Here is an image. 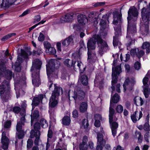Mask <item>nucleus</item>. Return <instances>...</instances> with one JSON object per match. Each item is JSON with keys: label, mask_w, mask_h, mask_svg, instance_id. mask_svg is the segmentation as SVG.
Masks as SVG:
<instances>
[{"label": "nucleus", "mask_w": 150, "mask_h": 150, "mask_svg": "<svg viewBox=\"0 0 150 150\" xmlns=\"http://www.w3.org/2000/svg\"><path fill=\"white\" fill-rule=\"evenodd\" d=\"M138 12L134 6L131 7L128 12V26L126 38L129 41L127 44V49L132 42L133 37L137 33L136 21L138 18Z\"/></svg>", "instance_id": "obj_1"}, {"label": "nucleus", "mask_w": 150, "mask_h": 150, "mask_svg": "<svg viewBox=\"0 0 150 150\" xmlns=\"http://www.w3.org/2000/svg\"><path fill=\"white\" fill-rule=\"evenodd\" d=\"M97 42L99 45L98 52L101 54H102L105 50L108 49V45L106 42L103 40L98 35H95L88 41L87 43L88 59L91 58V50L95 49L96 42Z\"/></svg>", "instance_id": "obj_2"}, {"label": "nucleus", "mask_w": 150, "mask_h": 150, "mask_svg": "<svg viewBox=\"0 0 150 150\" xmlns=\"http://www.w3.org/2000/svg\"><path fill=\"white\" fill-rule=\"evenodd\" d=\"M54 89L53 91L51 97L50 99L49 103V112L50 114V117L51 119L54 118L55 116L54 112L55 108L57 105L58 97L60 93H62V88L56 86V84H54Z\"/></svg>", "instance_id": "obj_3"}, {"label": "nucleus", "mask_w": 150, "mask_h": 150, "mask_svg": "<svg viewBox=\"0 0 150 150\" xmlns=\"http://www.w3.org/2000/svg\"><path fill=\"white\" fill-rule=\"evenodd\" d=\"M142 20L140 24V31L142 34L147 35L149 33L148 20L150 16V3L147 8L144 7L141 10Z\"/></svg>", "instance_id": "obj_4"}, {"label": "nucleus", "mask_w": 150, "mask_h": 150, "mask_svg": "<svg viewBox=\"0 0 150 150\" xmlns=\"http://www.w3.org/2000/svg\"><path fill=\"white\" fill-rule=\"evenodd\" d=\"M121 64L117 66L115 68L112 67V93L115 90L118 93L120 92V83H117V75H119L122 72Z\"/></svg>", "instance_id": "obj_5"}, {"label": "nucleus", "mask_w": 150, "mask_h": 150, "mask_svg": "<svg viewBox=\"0 0 150 150\" xmlns=\"http://www.w3.org/2000/svg\"><path fill=\"white\" fill-rule=\"evenodd\" d=\"M11 125V122L8 121L5 122L4 125V128L2 129V134L1 139V143L2 144V148L4 149H7L9 142L8 137L9 132L8 129L10 127Z\"/></svg>", "instance_id": "obj_6"}, {"label": "nucleus", "mask_w": 150, "mask_h": 150, "mask_svg": "<svg viewBox=\"0 0 150 150\" xmlns=\"http://www.w3.org/2000/svg\"><path fill=\"white\" fill-rule=\"evenodd\" d=\"M0 94L1 98L5 102L11 98L12 94L9 81H4L0 86Z\"/></svg>", "instance_id": "obj_7"}, {"label": "nucleus", "mask_w": 150, "mask_h": 150, "mask_svg": "<svg viewBox=\"0 0 150 150\" xmlns=\"http://www.w3.org/2000/svg\"><path fill=\"white\" fill-rule=\"evenodd\" d=\"M98 18L92 13L89 14L88 19L85 15L80 14L78 16V21L82 25H85L88 21L93 25H96L98 23Z\"/></svg>", "instance_id": "obj_8"}, {"label": "nucleus", "mask_w": 150, "mask_h": 150, "mask_svg": "<svg viewBox=\"0 0 150 150\" xmlns=\"http://www.w3.org/2000/svg\"><path fill=\"white\" fill-rule=\"evenodd\" d=\"M115 113L114 110L110 107L109 119L112 134L114 137L115 136L117 133V129L118 127V124L116 122H112L113 115Z\"/></svg>", "instance_id": "obj_9"}, {"label": "nucleus", "mask_w": 150, "mask_h": 150, "mask_svg": "<svg viewBox=\"0 0 150 150\" xmlns=\"http://www.w3.org/2000/svg\"><path fill=\"white\" fill-rule=\"evenodd\" d=\"M59 64V62L57 60L51 59L48 63L46 65L47 73L48 78H49V75L53 71H54L55 67V64Z\"/></svg>", "instance_id": "obj_10"}, {"label": "nucleus", "mask_w": 150, "mask_h": 150, "mask_svg": "<svg viewBox=\"0 0 150 150\" xmlns=\"http://www.w3.org/2000/svg\"><path fill=\"white\" fill-rule=\"evenodd\" d=\"M42 64V62L39 59H36L34 60L33 61L31 69L32 73L34 71L37 73H39Z\"/></svg>", "instance_id": "obj_11"}, {"label": "nucleus", "mask_w": 150, "mask_h": 150, "mask_svg": "<svg viewBox=\"0 0 150 150\" xmlns=\"http://www.w3.org/2000/svg\"><path fill=\"white\" fill-rule=\"evenodd\" d=\"M148 81V78L146 76L144 78L142 81L144 85L143 86V93L145 97L146 98H149V96L150 95V91H149V86L147 84Z\"/></svg>", "instance_id": "obj_12"}, {"label": "nucleus", "mask_w": 150, "mask_h": 150, "mask_svg": "<svg viewBox=\"0 0 150 150\" xmlns=\"http://www.w3.org/2000/svg\"><path fill=\"white\" fill-rule=\"evenodd\" d=\"M16 129L17 132L16 133V138L19 139H22L23 138L24 135V131L22 129L21 124L20 122L17 123Z\"/></svg>", "instance_id": "obj_13"}, {"label": "nucleus", "mask_w": 150, "mask_h": 150, "mask_svg": "<svg viewBox=\"0 0 150 150\" xmlns=\"http://www.w3.org/2000/svg\"><path fill=\"white\" fill-rule=\"evenodd\" d=\"M40 135V131H37L35 132L34 130L32 129L30 131V137L31 138L35 137L34 143L36 145H38L40 142L39 138Z\"/></svg>", "instance_id": "obj_14"}, {"label": "nucleus", "mask_w": 150, "mask_h": 150, "mask_svg": "<svg viewBox=\"0 0 150 150\" xmlns=\"http://www.w3.org/2000/svg\"><path fill=\"white\" fill-rule=\"evenodd\" d=\"M32 73V83L36 87H38L40 84L39 73H37L33 71Z\"/></svg>", "instance_id": "obj_15"}, {"label": "nucleus", "mask_w": 150, "mask_h": 150, "mask_svg": "<svg viewBox=\"0 0 150 150\" xmlns=\"http://www.w3.org/2000/svg\"><path fill=\"white\" fill-rule=\"evenodd\" d=\"M74 96H73L75 100L77 99H81L85 96V93L80 89L75 90L74 92Z\"/></svg>", "instance_id": "obj_16"}, {"label": "nucleus", "mask_w": 150, "mask_h": 150, "mask_svg": "<svg viewBox=\"0 0 150 150\" xmlns=\"http://www.w3.org/2000/svg\"><path fill=\"white\" fill-rule=\"evenodd\" d=\"M74 14L73 13H68L64 16L62 17L61 19L62 23L64 22H71L74 20Z\"/></svg>", "instance_id": "obj_17"}, {"label": "nucleus", "mask_w": 150, "mask_h": 150, "mask_svg": "<svg viewBox=\"0 0 150 150\" xmlns=\"http://www.w3.org/2000/svg\"><path fill=\"white\" fill-rule=\"evenodd\" d=\"M43 98V95L42 94L38 95L37 97L34 98L32 103V105H33L32 110H33L34 108H33V105L36 106L38 105L40 102L42 101Z\"/></svg>", "instance_id": "obj_18"}, {"label": "nucleus", "mask_w": 150, "mask_h": 150, "mask_svg": "<svg viewBox=\"0 0 150 150\" xmlns=\"http://www.w3.org/2000/svg\"><path fill=\"white\" fill-rule=\"evenodd\" d=\"M114 28L115 30V36H113V43L114 46L115 47L118 44V42L116 41V37L119 36V35H120L121 33V29L120 26L118 27V28L116 27H115Z\"/></svg>", "instance_id": "obj_19"}, {"label": "nucleus", "mask_w": 150, "mask_h": 150, "mask_svg": "<svg viewBox=\"0 0 150 150\" xmlns=\"http://www.w3.org/2000/svg\"><path fill=\"white\" fill-rule=\"evenodd\" d=\"M113 23L115 25H117L118 23H120L121 21L122 15L117 12L113 13Z\"/></svg>", "instance_id": "obj_20"}, {"label": "nucleus", "mask_w": 150, "mask_h": 150, "mask_svg": "<svg viewBox=\"0 0 150 150\" xmlns=\"http://www.w3.org/2000/svg\"><path fill=\"white\" fill-rule=\"evenodd\" d=\"M135 82L134 79L129 80L128 78L125 80L123 85L124 87L123 91L125 92L126 89V87H128L129 86H132Z\"/></svg>", "instance_id": "obj_21"}, {"label": "nucleus", "mask_w": 150, "mask_h": 150, "mask_svg": "<svg viewBox=\"0 0 150 150\" xmlns=\"http://www.w3.org/2000/svg\"><path fill=\"white\" fill-rule=\"evenodd\" d=\"M73 42V37L72 36H70L64 40L62 42V44L64 46L67 47L71 43H72Z\"/></svg>", "instance_id": "obj_22"}, {"label": "nucleus", "mask_w": 150, "mask_h": 150, "mask_svg": "<svg viewBox=\"0 0 150 150\" xmlns=\"http://www.w3.org/2000/svg\"><path fill=\"white\" fill-rule=\"evenodd\" d=\"M137 111H135L134 113L131 115V118L132 122L134 123H136L137 121L139 120L142 116V111H140L139 113V117H136Z\"/></svg>", "instance_id": "obj_23"}, {"label": "nucleus", "mask_w": 150, "mask_h": 150, "mask_svg": "<svg viewBox=\"0 0 150 150\" xmlns=\"http://www.w3.org/2000/svg\"><path fill=\"white\" fill-rule=\"evenodd\" d=\"M22 59L20 56L18 55L17 57V61L14 65L15 70L16 71L19 72L21 70V67H20V64L22 62Z\"/></svg>", "instance_id": "obj_24"}, {"label": "nucleus", "mask_w": 150, "mask_h": 150, "mask_svg": "<svg viewBox=\"0 0 150 150\" xmlns=\"http://www.w3.org/2000/svg\"><path fill=\"white\" fill-rule=\"evenodd\" d=\"M87 141V137L86 136H84L83 138V142L81 143L79 146V148L81 150H86L88 146L86 144Z\"/></svg>", "instance_id": "obj_25"}, {"label": "nucleus", "mask_w": 150, "mask_h": 150, "mask_svg": "<svg viewBox=\"0 0 150 150\" xmlns=\"http://www.w3.org/2000/svg\"><path fill=\"white\" fill-rule=\"evenodd\" d=\"M107 15L106 14L104 15L103 16L102 19H101L100 25L101 30H104L107 27V25L105 22V21L107 19Z\"/></svg>", "instance_id": "obj_26"}, {"label": "nucleus", "mask_w": 150, "mask_h": 150, "mask_svg": "<svg viewBox=\"0 0 150 150\" xmlns=\"http://www.w3.org/2000/svg\"><path fill=\"white\" fill-rule=\"evenodd\" d=\"M134 103L137 106L142 105L144 103L142 98L139 96L135 97L134 99Z\"/></svg>", "instance_id": "obj_27"}, {"label": "nucleus", "mask_w": 150, "mask_h": 150, "mask_svg": "<svg viewBox=\"0 0 150 150\" xmlns=\"http://www.w3.org/2000/svg\"><path fill=\"white\" fill-rule=\"evenodd\" d=\"M39 115V112L37 110H35L33 113L31 115V125L33 124V121L38 118Z\"/></svg>", "instance_id": "obj_28"}, {"label": "nucleus", "mask_w": 150, "mask_h": 150, "mask_svg": "<svg viewBox=\"0 0 150 150\" xmlns=\"http://www.w3.org/2000/svg\"><path fill=\"white\" fill-rule=\"evenodd\" d=\"M97 135V138L98 139L97 144H105V141L103 139V134L100 133H98Z\"/></svg>", "instance_id": "obj_29"}, {"label": "nucleus", "mask_w": 150, "mask_h": 150, "mask_svg": "<svg viewBox=\"0 0 150 150\" xmlns=\"http://www.w3.org/2000/svg\"><path fill=\"white\" fill-rule=\"evenodd\" d=\"M87 108V104L86 102H83L80 105L79 109L81 112H84L86 111Z\"/></svg>", "instance_id": "obj_30"}, {"label": "nucleus", "mask_w": 150, "mask_h": 150, "mask_svg": "<svg viewBox=\"0 0 150 150\" xmlns=\"http://www.w3.org/2000/svg\"><path fill=\"white\" fill-rule=\"evenodd\" d=\"M75 63H76V62L73 60L71 61L69 59H66L64 62L65 65L69 67L73 66Z\"/></svg>", "instance_id": "obj_31"}, {"label": "nucleus", "mask_w": 150, "mask_h": 150, "mask_svg": "<svg viewBox=\"0 0 150 150\" xmlns=\"http://www.w3.org/2000/svg\"><path fill=\"white\" fill-rule=\"evenodd\" d=\"M81 83L82 84L84 85H87L88 83V79L86 76L84 75L82 76H80L79 78Z\"/></svg>", "instance_id": "obj_32"}, {"label": "nucleus", "mask_w": 150, "mask_h": 150, "mask_svg": "<svg viewBox=\"0 0 150 150\" xmlns=\"http://www.w3.org/2000/svg\"><path fill=\"white\" fill-rule=\"evenodd\" d=\"M150 43L148 42H145L142 44V47L143 49H146V53H149L150 52Z\"/></svg>", "instance_id": "obj_33"}, {"label": "nucleus", "mask_w": 150, "mask_h": 150, "mask_svg": "<svg viewBox=\"0 0 150 150\" xmlns=\"http://www.w3.org/2000/svg\"><path fill=\"white\" fill-rule=\"evenodd\" d=\"M71 122L70 118L69 116H64L62 119V124L65 125H69Z\"/></svg>", "instance_id": "obj_34"}, {"label": "nucleus", "mask_w": 150, "mask_h": 150, "mask_svg": "<svg viewBox=\"0 0 150 150\" xmlns=\"http://www.w3.org/2000/svg\"><path fill=\"white\" fill-rule=\"evenodd\" d=\"M77 66L79 67L81 73H82L86 69V67L84 66L82 63L79 61L77 62Z\"/></svg>", "instance_id": "obj_35"}, {"label": "nucleus", "mask_w": 150, "mask_h": 150, "mask_svg": "<svg viewBox=\"0 0 150 150\" xmlns=\"http://www.w3.org/2000/svg\"><path fill=\"white\" fill-rule=\"evenodd\" d=\"M52 136V131L51 130H49L48 131L47 136H48V139H47V143L46 146V150H47L48 149L49 147L50 146V145L49 144V138H51Z\"/></svg>", "instance_id": "obj_36"}, {"label": "nucleus", "mask_w": 150, "mask_h": 150, "mask_svg": "<svg viewBox=\"0 0 150 150\" xmlns=\"http://www.w3.org/2000/svg\"><path fill=\"white\" fill-rule=\"evenodd\" d=\"M81 126L82 128L85 129L87 128L88 126V123L87 119H83L82 121Z\"/></svg>", "instance_id": "obj_37"}, {"label": "nucleus", "mask_w": 150, "mask_h": 150, "mask_svg": "<svg viewBox=\"0 0 150 150\" xmlns=\"http://www.w3.org/2000/svg\"><path fill=\"white\" fill-rule=\"evenodd\" d=\"M119 96L118 94L117 93H115L114 96L111 98L110 103L112 101L114 103H117L119 101Z\"/></svg>", "instance_id": "obj_38"}, {"label": "nucleus", "mask_w": 150, "mask_h": 150, "mask_svg": "<svg viewBox=\"0 0 150 150\" xmlns=\"http://www.w3.org/2000/svg\"><path fill=\"white\" fill-rule=\"evenodd\" d=\"M20 113L22 116L21 118V124L23 125L25 120V110H22V112H21Z\"/></svg>", "instance_id": "obj_39"}, {"label": "nucleus", "mask_w": 150, "mask_h": 150, "mask_svg": "<svg viewBox=\"0 0 150 150\" xmlns=\"http://www.w3.org/2000/svg\"><path fill=\"white\" fill-rule=\"evenodd\" d=\"M16 33H9L6 35L4 36L1 39V40L3 41H4L6 40H8L10 38L15 36L16 35Z\"/></svg>", "instance_id": "obj_40"}, {"label": "nucleus", "mask_w": 150, "mask_h": 150, "mask_svg": "<svg viewBox=\"0 0 150 150\" xmlns=\"http://www.w3.org/2000/svg\"><path fill=\"white\" fill-rule=\"evenodd\" d=\"M40 124L42 127L44 128L47 127L48 126V123L47 121L44 119H42L40 121Z\"/></svg>", "instance_id": "obj_41"}, {"label": "nucleus", "mask_w": 150, "mask_h": 150, "mask_svg": "<svg viewBox=\"0 0 150 150\" xmlns=\"http://www.w3.org/2000/svg\"><path fill=\"white\" fill-rule=\"evenodd\" d=\"M3 1L4 3L5 2L6 5L7 6L8 4H12L16 0H3Z\"/></svg>", "instance_id": "obj_42"}, {"label": "nucleus", "mask_w": 150, "mask_h": 150, "mask_svg": "<svg viewBox=\"0 0 150 150\" xmlns=\"http://www.w3.org/2000/svg\"><path fill=\"white\" fill-rule=\"evenodd\" d=\"M116 110L117 112L121 113L123 111V108L121 105H119L116 107Z\"/></svg>", "instance_id": "obj_43"}, {"label": "nucleus", "mask_w": 150, "mask_h": 150, "mask_svg": "<svg viewBox=\"0 0 150 150\" xmlns=\"http://www.w3.org/2000/svg\"><path fill=\"white\" fill-rule=\"evenodd\" d=\"M13 111L15 113L18 114L20 112V111L22 112L21 111V108L18 106H15L13 108Z\"/></svg>", "instance_id": "obj_44"}, {"label": "nucleus", "mask_w": 150, "mask_h": 150, "mask_svg": "<svg viewBox=\"0 0 150 150\" xmlns=\"http://www.w3.org/2000/svg\"><path fill=\"white\" fill-rule=\"evenodd\" d=\"M21 56L24 58H27L29 56L28 54L23 50H21Z\"/></svg>", "instance_id": "obj_45"}, {"label": "nucleus", "mask_w": 150, "mask_h": 150, "mask_svg": "<svg viewBox=\"0 0 150 150\" xmlns=\"http://www.w3.org/2000/svg\"><path fill=\"white\" fill-rule=\"evenodd\" d=\"M34 130L35 132H36L37 131H39V130L40 128V125L39 122H36L34 125Z\"/></svg>", "instance_id": "obj_46"}, {"label": "nucleus", "mask_w": 150, "mask_h": 150, "mask_svg": "<svg viewBox=\"0 0 150 150\" xmlns=\"http://www.w3.org/2000/svg\"><path fill=\"white\" fill-rule=\"evenodd\" d=\"M137 51H138V52L137 54V57H138L139 58H140L144 54V52L142 50L139 51L138 49H137Z\"/></svg>", "instance_id": "obj_47"}, {"label": "nucleus", "mask_w": 150, "mask_h": 150, "mask_svg": "<svg viewBox=\"0 0 150 150\" xmlns=\"http://www.w3.org/2000/svg\"><path fill=\"white\" fill-rule=\"evenodd\" d=\"M134 67L136 70H139L141 68V64L138 61L135 62L134 64Z\"/></svg>", "instance_id": "obj_48"}, {"label": "nucleus", "mask_w": 150, "mask_h": 150, "mask_svg": "<svg viewBox=\"0 0 150 150\" xmlns=\"http://www.w3.org/2000/svg\"><path fill=\"white\" fill-rule=\"evenodd\" d=\"M49 52L51 54L54 55L56 52L55 49L53 47H50L49 49Z\"/></svg>", "instance_id": "obj_49"}, {"label": "nucleus", "mask_w": 150, "mask_h": 150, "mask_svg": "<svg viewBox=\"0 0 150 150\" xmlns=\"http://www.w3.org/2000/svg\"><path fill=\"white\" fill-rule=\"evenodd\" d=\"M100 82H102L101 81H100ZM95 85V86H98V83H100V77L98 76H96L94 80Z\"/></svg>", "instance_id": "obj_50"}, {"label": "nucleus", "mask_w": 150, "mask_h": 150, "mask_svg": "<svg viewBox=\"0 0 150 150\" xmlns=\"http://www.w3.org/2000/svg\"><path fill=\"white\" fill-rule=\"evenodd\" d=\"M144 129L146 131H148L150 129V126L148 122H146L144 125Z\"/></svg>", "instance_id": "obj_51"}, {"label": "nucleus", "mask_w": 150, "mask_h": 150, "mask_svg": "<svg viewBox=\"0 0 150 150\" xmlns=\"http://www.w3.org/2000/svg\"><path fill=\"white\" fill-rule=\"evenodd\" d=\"M44 45L45 47L47 49H49L51 47L50 44L48 42H44Z\"/></svg>", "instance_id": "obj_52"}, {"label": "nucleus", "mask_w": 150, "mask_h": 150, "mask_svg": "<svg viewBox=\"0 0 150 150\" xmlns=\"http://www.w3.org/2000/svg\"><path fill=\"white\" fill-rule=\"evenodd\" d=\"M45 38V37L43 34L40 33L39 36L38 37V40L40 41H43Z\"/></svg>", "instance_id": "obj_53"}, {"label": "nucleus", "mask_w": 150, "mask_h": 150, "mask_svg": "<svg viewBox=\"0 0 150 150\" xmlns=\"http://www.w3.org/2000/svg\"><path fill=\"white\" fill-rule=\"evenodd\" d=\"M105 2H97L95 4H93V6L94 7H97L100 6H103L105 4Z\"/></svg>", "instance_id": "obj_54"}, {"label": "nucleus", "mask_w": 150, "mask_h": 150, "mask_svg": "<svg viewBox=\"0 0 150 150\" xmlns=\"http://www.w3.org/2000/svg\"><path fill=\"white\" fill-rule=\"evenodd\" d=\"M104 144H97L96 150H102L103 146Z\"/></svg>", "instance_id": "obj_55"}, {"label": "nucleus", "mask_w": 150, "mask_h": 150, "mask_svg": "<svg viewBox=\"0 0 150 150\" xmlns=\"http://www.w3.org/2000/svg\"><path fill=\"white\" fill-rule=\"evenodd\" d=\"M33 145V141L31 139H28L27 141V147L30 148Z\"/></svg>", "instance_id": "obj_56"}, {"label": "nucleus", "mask_w": 150, "mask_h": 150, "mask_svg": "<svg viewBox=\"0 0 150 150\" xmlns=\"http://www.w3.org/2000/svg\"><path fill=\"white\" fill-rule=\"evenodd\" d=\"M137 49H133L131 50V54L132 56H134L135 55H137Z\"/></svg>", "instance_id": "obj_57"}, {"label": "nucleus", "mask_w": 150, "mask_h": 150, "mask_svg": "<svg viewBox=\"0 0 150 150\" xmlns=\"http://www.w3.org/2000/svg\"><path fill=\"white\" fill-rule=\"evenodd\" d=\"M15 89L16 91V97L18 98L20 94V92H22L21 90L19 91L16 88V85H15Z\"/></svg>", "instance_id": "obj_58"}, {"label": "nucleus", "mask_w": 150, "mask_h": 150, "mask_svg": "<svg viewBox=\"0 0 150 150\" xmlns=\"http://www.w3.org/2000/svg\"><path fill=\"white\" fill-rule=\"evenodd\" d=\"M149 132H146L144 135V139L147 142H149Z\"/></svg>", "instance_id": "obj_59"}, {"label": "nucleus", "mask_w": 150, "mask_h": 150, "mask_svg": "<svg viewBox=\"0 0 150 150\" xmlns=\"http://www.w3.org/2000/svg\"><path fill=\"white\" fill-rule=\"evenodd\" d=\"M94 118L95 120H99L101 119V115L99 114H96L94 116Z\"/></svg>", "instance_id": "obj_60"}, {"label": "nucleus", "mask_w": 150, "mask_h": 150, "mask_svg": "<svg viewBox=\"0 0 150 150\" xmlns=\"http://www.w3.org/2000/svg\"><path fill=\"white\" fill-rule=\"evenodd\" d=\"M94 125L96 127H99L100 125V121L99 120H95Z\"/></svg>", "instance_id": "obj_61"}, {"label": "nucleus", "mask_w": 150, "mask_h": 150, "mask_svg": "<svg viewBox=\"0 0 150 150\" xmlns=\"http://www.w3.org/2000/svg\"><path fill=\"white\" fill-rule=\"evenodd\" d=\"M125 67L126 71L127 72H129L130 70V67L129 65L128 64H125Z\"/></svg>", "instance_id": "obj_62"}, {"label": "nucleus", "mask_w": 150, "mask_h": 150, "mask_svg": "<svg viewBox=\"0 0 150 150\" xmlns=\"http://www.w3.org/2000/svg\"><path fill=\"white\" fill-rule=\"evenodd\" d=\"M35 51L34 53L35 54L38 55H40L42 52L40 48H39L37 51Z\"/></svg>", "instance_id": "obj_63"}, {"label": "nucleus", "mask_w": 150, "mask_h": 150, "mask_svg": "<svg viewBox=\"0 0 150 150\" xmlns=\"http://www.w3.org/2000/svg\"><path fill=\"white\" fill-rule=\"evenodd\" d=\"M73 116L74 118H76L78 116V112L77 110H74L73 112Z\"/></svg>", "instance_id": "obj_64"}]
</instances>
